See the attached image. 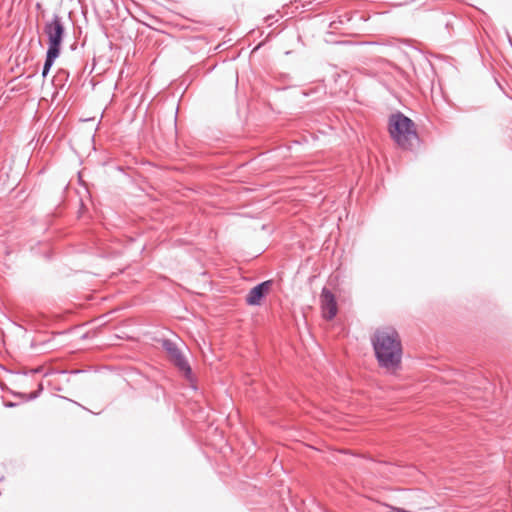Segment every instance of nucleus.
Listing matches in <instances>:
<instances>
[{"instance_id":"5","label":"nucleus","mask_w":512,"mask_h":512,"mask_svg":"<svg viewBox=\"0 0 512 512\" xmlns=\"http://www.w3.org/2000/svg\"><path fill=\"white\" fill-rule=\"evenodd\" d=\"M320 302L323 317L327 320H332L336 316L338 308L335 296L326 287L322 289Z\"/></svg>"},{"instance_id":"4","label":"nucleus","mask_w":512,"mask_h":512,"mask_svg":"<svg viewBox=\"0 0 512 512\" xmlns=\"http://www.w3.org/2000/svg\"><path fill=\"white\" fill-rule=\"evenodd\" d=\"M162 346L168 353L169 358L174 365L186 375H189L191 373L190 365L178 345L172 340L165 339L163 340Z\"/></svg>"},{"instance_id":"7","label":"nucleus","mask_w":512,"mask_h":512,"mask_svg":"<svg viewBox=\"0 0 512 512\" xmlns=\"http://www.w3.org/2000/svg\"><path fill=\"white\" fill-rule=\"evenodd\" d=\"M60 53L61 52H59V51L47 49L46 59H45L43 70H42V76L44 78L48 75L51 67L54 64V61L59 57Z\"/></svg>"},{"instance_id":"2","label":"nucleus","mask_w":512,"mask_h":512,"mask_svg":"<svg viewBox=\"0 0 512 512\" xmlns=\"http://www.w3.org/2000/svg\"><path fill=\"white\" fill-rule=\"evenodd\" d=\"M389 132L392 139L403 149H411L418 141L414 122L402 113L391 115Z\"/></svg>"},{"instance_id":"6","label":"nucleus","mask_w":512,"mask_h":512,"mask_svg":"<svg viewBox=\"0 0 512 512\" xmlns=\"http://www.w3.org/2000/svg\"><path fill=\"white\" fill-rule=\"evenodd\" d=\"M272 281H264L257 286L253 287L246 296V302L249 305H259L262 298L268 293Z\"/></svg>"},{"instance_id":"3","label":"nucleus","mask_w":512,"mask_h":512,"mask_svg":"<svg viewBox=\"0 0 512 512\" xmlns=\"http://www.w3.org/2000/svg\"><path fill=\"white\" fill-rule=\"evenodd\" d=\"M43 31L48 39V49L61 52L66 34L63 18L58 14H54L50 20L45 22Z\"/></svg>"},{"instance_id":"8","label":"nucleus","mask_w":512,"mask_h":512,"mask_svg":"<svg viewBox=\"0 0 512 512\" xmlns=\"http://www.w3.org/2000/svg\"><path fill=\"white\" fill-rule=\"evenodd\" d=\"M507 38H508V41L510 44H512V37L510 36V34L507 32Z\"/></svg>"},{"instance_id":"1","label":"nucleus","mask_w":512,"mask_h":512,"mask_svg":"<svg viewBox=\"0 0 512 512\" xmlns=\"http://www.w3.org/2000/svg\"><path fill=\"white\" fill-rule=\"evenodd\" d=\"M371 343L379 366L387 370H395L402 359V344L398 332L393 327H382L375 330Z\"/></svg>"}]
</instances>
